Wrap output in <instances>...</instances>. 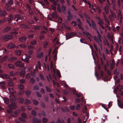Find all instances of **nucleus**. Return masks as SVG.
I'll use <instances>...</instances> for the list:
<instances>
[{"instance_id":"36","label":"nucleus","mask_w":123,"mask_h":123,"mask_svg":"<svg viewBox=\"0 0 123 123\" xmlns=\"http://www.w3.org/2000/svg\"><path fill=\"white\" fill-rule=\"evenodd\" d=\"M8 90L10 94H13L14 93V90L12 88H8Z\"/></svg>"},{"instance_id":"49","label":"nucleus","mask_w":123,"mask_h":123,"mask_svg":"<svg viewBox=\"0 0 123 123\" xmlns=\"http://www.w3.org/2000/svg\"><path fill=\"white\" fill-rule=\"evenodd\" d=\"M108 7L105 6L104 8L105 12L106 14H108L109 13L108 9Z\"/></svg>"},{"instance_id":"7","label":"nucleus","mask_w":123,"mask_h":123,"mask_svg":"<svg viewBox=\"0 0 123 123\" xmlns=\"http://www.w3.org/2000/svg\"><path fill=\"white\" fill-rule=\"evenodd\" d=\"M8 58V55L5 56L0 59V63H2L6 62Z\"/></svg>"},{"instance_id":"3","label":"nucleus","mask_w":123,"mask_h":123,"mask_svg":"<svg viewBox=\"0 0 123 123\" xmlns=\"http://www.w3.org/2000/svg\"><path fill=\"white\" fill-rule=\"evenodd\" d=\"M2 38L5 40L7 41L12 39L13 37L11 35H7L2 36Z\"/></svg>"},{"instance_id":"44","label":"nucleus","mask_w":123,"mask_h":123,"mask_svg":"<svg viewBox=\"0 0 123 123\" xmlns=\"http://www.w3.org/2000/svg\"><path fill=\"white\" fill-rule=\"evenodd\" d=\"M57 9L58 11L60 12H62V10H61V8L60 7V6L59 4H58L57 6Z\"/></svg>"},{"instance_id":"24","label":"nucleus","mask_w":123,"mask_h":123,"mask_svg":"<svg viewBox=\"0 0 123 123\" xmlns=\"http://www.w3.org/2000/svg\"><path fill=\"white\" fill-rule=\"evenodd\" d=\"M13 18V15L12 14H10L9 16V18L8 20V23H10Z\"/></svg>"},{"instance_id":"41","label":"nucleus","mask_w":123,"mask_h":123,"mask_svg":"<svg viewBox=\"0 0 123 123\" xmlns=\"http://www.w3.org/2000/svg\"><path fill=\"white\" fill-rule=\"evenodd\" d=\"M19 46H20L21 47L24 48H26L27 47V45L25 43L20 44Z\"/></svg>"},{"instance_id":"23","label":"nucleus","mask_w":123,"mask_h":123,"mask_svg":"<svg viewBox=\"0 0 123 123\" xmlns=\"http://www.w3.org/2000/svg\"><path fill=\"white\" fill-rule=\"evenodd\" d=\"M54 13L53 12L52 13V16H51L50 15H48L47 17L48 19L49 20H50L51 21H52V17L53 18H54Z\"/></svg>"},{"instance_id":"53","label":"nucleus","mask_w":123,"mask_h":123,"mask_svg":"<svg viewBox=\"0 0 123 123\" xmlns=\"http://www.w3.org/2000/svg\"><path fill=\"white\" fill-rule=\"evenodd\" d=\"M25 77L27 79H29L31 77L30 74H26Z\"/></svg>"},{"instance_id":"64","label":"nucleus","mask_w":123,"mask_h":123,"mask_svg":"<svg viewBox=\"0 0 123 123\" xmlns=\"http://www.w3.org/2000/svg\"><path fill=\"white\" fill-rule=\"evenodd\" d=\"M39 89V87L37 85L35 86L33 88V89L34 90H38Z\"/></svg>"},{"instance_id":"6","label":"nucleus","mask_w":123,"mask_h":123,"mask_svg":"<svg viewBox=\"0 0 123 123\" xmlns=\"http://www.w3.org/2000/svg\"><path fill=\"white\" fill-rule=\"evenodd\" d=\"M41 120L40 119H37L35 117L33 118L32 122L33 123H39L41 122Z\"/></svg>"},{"instance_id":"4","label":"nucleus","mask_w":123,"mask_h":123,"mask_svg":"<svg viewBox=\"0 0 123 123\" xmlns=\"http://www.w3.org/2000/svg\"><path fill=\"white\" fill-rule=\"evenodd\" d=\"M28 49L29 50L28 51V53L29 54L32 55L33 53V51L35 49L34 47L31 45H29L28 47Z\"/></svg>"},{"instance_id":"19","label":"nucleus","mask_w":123,"mask_h":123,"mask_svg":"<svg viewBox=\"0 0 123 123\" xmlns=\"http://www.w3.org/2000/svg\"><path fill=\"white\" fill-rule=\"evenodd\" d=\"M26 37L25 36H24L20 38L19 39V40L20 41L24 42L26 40Z\"/></svg>"},{"instance_id":"46","label":"nucleus","mask_w":123,"mask_h":123,"mask_svg":"<svg viewBox=\"0 0 123 123\" xmlns=\"http://www.w3.org/2000/svg\"><path fill=\"white\" fill-rule=\"evenodd\" d=\"M16 54L17 55H21V51L20 50H17L15 52Z\"/></svg>"},{"instance_id":"42","label":"nucleus","mask_w":123,"mask_h":123,"mask_svg":"<svg viewBox=\"0 0 123 123\" xmlns=\"http://www.w3.org/2000/svg\"><path fill=\"white\" fill-rule=\"evenodd\" d=\"M31 113L32 115L34 116H35L37 115L36 112L34 110L31 111Z\"/></svg>"},{"instance_id":"15","label":"nucleus","mask_w":123,"mask_h":123,"mask_svg":"<svg viewBox=\"0 0 123 123\" xmlns=\"http://www.w3.org/2000/svg\"><path fill=\"white\" fill-rule=\"evenodd\" d=\"M77 22L78 23V25L79 28L81 29L82 31H83L84 30L82 27L81 26V23L80 21V19H78L77 20Z\"/></svg>"},{"instance_id":"59","label":"nucleus","mask_w":123,"mask_h":123,"mask_svg":"<svg viewBox=\"0 0 123 123\" xmlns=\"http://www.w3.org/2000/svg\"><path fill=\"white\" fill-rule=\"evenodd\" d=\"M21 116L22 117H23L25 118H26L27 117L26 114L25 113H22L21 114Z\"/></svg>"},{"instance_id":"35","label":"nucleus","mask_w":123,"mask_h":123,"mask_svg":"<svg viewBox=\"0 0 123 123\" xmlns=\"http://www.w3.org/2000/svg\"><path fill=\"white\" fill-rule=\"evenodd\" d=\"M57 123H64V120H60L59 119H57L56 120Z\"/></svg>"},{"instance_id":"16","label":"nucleus","mask_w":123,"mask_h":123,"mask_svg":"<svg viewBox=\"0 0 123 123\" xmlns=\"http://www.w3.org/2000/svg\"><path fill=\"white\" fill-rule=\"evenodd\" d=\"M85 16L86 19V21L89 24L90 26L91 27V23L89 22L90 20L89 17L88 16L86 15H85Z\"/></svg>"},{"instance_id":"22","label":"nucleus","mask_w":123,"mask_h":123,"mask_svg":"<svg viewBox=\"0 0 123 123\" xmlns=\"http://www.w3.org/2000/svg\"><path fill=\"white\" fill-rule=\"evenodd\" d=\"M118 104L119 107L121 109L123 108V104L120 101L118 100Z\"/></svg>"},{"instance_id":"18","label":"nucleus","mask_w":123,"mask_h":123,"mask_svg":"<svg viewBox=\"0 0 123 123\" xmlns=\"http://www.w3.org/2000/svg\"><path fill=\"white\" fill-rule=\"evenodd\" d=\"M15 46L14 44L12 43L9 44L7 46V47L9 49H12Z\"/></svg>"},{"instance_id":"63","label":"nucleus","mask_w":123,"mask_h":123,"mask_svg":"<svg viewBox=\"0 0 123 123\" xmlns=\"http://www.w3.org/2000/svg\"><path fill=\"white\" fill-rule=\"evenodd\" d=\"M80 107V105L79 104H77L76 107V108L77 110H79Z\"/></svg>"},{"instance_id":"28","label":"nucleus","mask_w":123,"mask_h":123,"mask_svg":"<svg viewBox=\"0 0 123 123\" xmlns=\"http://www.w3.org/2000/svg\"><path fill=\"white\" fill-rule=\"evenodd\" d=\"M25 74V71H22L19 73V75L22 77H24Z\"/></svg>"},{"instance_id":"8","label":"nucleus","mask_w":123,"mask_h":123,"mask_svg":"<svg viewBox=\"0 0 123 123\" xmlns=\"http://www.w3.org/2000/svg\"><path fill=\"white\" fill-rule=\"evenodd\" d=\"M83 33H84L86 36H87L89 39L91 40L92 38L93 37L87 31H83Z\"/></svg>"},{"instance_id":"50","label":"nucleus","mask_w":123,"mask_h":123,"mask_svg":"<svg viewBox=\"0 0 123 123\" xmlns=\"http://www.w3.org/2000/svg\"><path fill=\"white\" fill-rule=\"evenodd\" d=\"M91 22L92 27L96 30L95 28L96 25L95 24V23L92 20L91 21Z\"/></svg>"},{"instance_id":"26","label":"nucleus","mask_w":123,"mask_h":123,"mask_svg":"<svg viewBox=\"0 0 123 123\" xmlns=\"http://www.w3.org/2000/svg\"><path fill=\"white\" fill-rule=\"evenodd\" d=\"M99 21L98 22V24L100 25H103L104 24V23L103 22V20L102 19H100L99 18L98 19Z\"/></svg>"},{"instance_id":"31","label":"nucleus","mask_w":123,"mask_h":123,"mask_svg":"<svg viewBox=\"0 0 123 123\" xmlns=\"http://www.w3.org/2000/svg\"><path fill=\"white\" fill-rule=\"evenodd\" d=\"M8 68L10 69H13L14 68V66L12 64H8Z\"/></svg>"},{"instance_id":"17","label":"nucleus","mask_w":123,"mask_h":123,"mask_svg":"<svg viewBox=\"0 0 123 123\" xmlns=\"http://www.w3.org/2000/svg\"><path fill=\"white\" fill-rule=\"evenodd\" d=\"M7 14V12L4 10L0 11V16H4L6 15Z\"/></svg>"},{"instance_id":"32","label":"nucleus","mask_w":123,"mask_h":123,"mask_svg":"<svg viewBox=\"0 0 123 123\" xmlns=\"http://www.w3.org/2000/svg\"><path fill=\"white\" fill-rule=\"evenodd\" d=\"M104 43L105 45L109 47H110L109 43L106 40H104Z\"/></svg>"},{"instance_id":"10","label":"nucleus","mask_w":123,"mask_h":123,"mask_svg":"<svg viewBox=\"0 0 123 123\" xmlns=\"http://www.w3.org/2000/svg\"><path fill=\"white\" fill-rule=\"evenodd\" d=\"M17 59V58L16 57L12 56L9 58L8 60L10 62H14L16 61Z\"/></svg>"},{"instance_id":"11","label":"nucleus","mask_w":123,"mask_h":123,"mask_svg":"<svg viewBox=\"0 0 123 123\" xmlns=\"http://www.w3.org/2000/svg\"><path fill=\"white\" fill-rule=\"evenodd\" d=\"M19 26L21 28L27 29H28L30 27L27 25L24 24H22L20 25Z\"/></svg>"},{"instance_id":"55","label":"nucleus","mask_w":123,"mask_h":123,"mask_svg":"<svg viewBox=\"0 0 123 123\" xmlns=\"http://www.w3.org/2000/svg\"><path fill=\"white\" fill-rule=\"evenodd\" d=\"M33 104L35 105H37L38 104V102L37 101L33 99Z\"/></svg>"},{"instance_id":"39","label":"nucleus","mask_w":123,"mask_h":123,"mask_svg":"<svg viewBox=\"0 0 123 123\" xmlns=\"http://www.w3.org/2000/svg\"><path fill=\"white\" fill-rule=\"evenodd\" d=\"M9 77V76L6 74H2L1 76V78L3 79H5L8 78Z\"/></svg>"},{"instance_id":"29","label":"nucleus","mask_w":123,"mask_h":123,"mask_svg":"<svg viewBox=\"0 0 123 123\" xmlns=\"http://www.w3.org/2000/svg\"><path fill=\"white\" fill-rule=\"evenodd\" d=\"M32 28L36 30H40L42 29V27L40 26H33L32 27Z\"/></svg>"},{"instance_id":"62","label":"nucleus","mask_w":123,"mask_h":123,"mask_svg":"<svg viewBox=\"0 0 123 123\" xmlns=\"http://www.w3.org/2000/svg\"><path fill=\"white\" fill-rule=\"evenodd\" d=\"M31 91L28 90L27 91L25 92V93L27 95H29L31 94Z\"/></svg>"},{"instance_id":"1","label":"nucleus","mask_w":123,"mask_h":123,"mask_svg":"<svg viewBox=\"0 0 123 123\" xmlns=\"http://www.w3.org/2000/svg\"><path fill=\"white\" fill-rule=\"evenodd\" d=\"M9 98L10 101L12 103L11 105H10V108L11 109L16 108L17 107L16 104L17 103L15 102V100H16L15 96L13 95H10L9 96Z\"/></svg>"},{"instance_id":"30","label":"nucleus","mask_w":123,"mask_h":123,"mask_svg":"<svg viewBox=\"0 0 123 123\" xmlns=\"http://www.w3.org/2000/svg\"><path fill=\"white\" fill-rule=\"evenodd\" d=\"M55 49V51H54V53H55V54L54 55V61L57 59V54L58 52L57 50V49Z\"/></svg>"},{"instance_id":"12","label":"nucleus","mask_w":123,"mask_h":123,"mask_svg":"<svg viewBox=\"0 0 123 123\" xmlns=\"http://www.w3.org/2000/svg\"><path fill=\"white\" fill-rule=\"evenodd\" d=\"M115 17V13L114 12H111V14L109 15V18L111 20H112Z\"/></svg>"},{"instance_id":"2","label":"nucleus","mask_w":123,"mask_h":123,"mask_svg":"<svg viewBox=\"0 0 123 123\" xmlns=\"http://www.w3.org/2000/svg\"><path fill=\"white\" fill-rule=\"evenodd\" d=\"M14 64L17 67H18L20 68H23L24 66V64L22 63L19 61H17Z\"/></svg>"},{"instance_id":"34","label":"nucleus","mask_w":123,"mask_h":123,"mask_svg":"<svg viewBox=\"0 0 123 123\" xmlns=\"http://www.w3.org/2000/svg\"><path fill=\"white\" fill-rule=\"evenodd\" d=\"M20 111L19 110L17 111L14 112L13 115V116L14 117H16L18 115V113H19Z\"/></svg>"},{"instance_id":"33","label":"nucleus","mask_w":123,"mask_h":123,"mask_svg":"<svg viewBox=\"0 0 123 123\" xmlns=\"http://www.w3.org/2000/svg\"><path fill=\"white\" fill-rule=\"evenodd\" d=\"M56 74L57 76L59 78H61V76L60 71L57 69H56Z\"/></svg>"},{"instance_id":"47","label":"nucleus","mask_w":123,"mask_h":123,"mask_svg":"<svg viewBox=\"0 0 123 123\" xmlns=\"http://www.w3.org/2000/svg\"><path fill=\"white\" fill-rule=\"evenodd\" d=\"M44 67L46 69H47V70L48 71H49V67L48 64L46 65L45 63H44Z\"/></svg>"},{"instance_id":"5","label":"nucleus","mask_w":123,"mask_h":123,"mask_svg":"<svg viewBox=\"0 0 123 123\" xmlns=\"http://www.w3.org/2000/svg\"><path fill=\"white\" fill-rule=\"evenodd\" d=\"M16 21H18L19 20H22L24 18L23 16H21L19 14H17L15 15L14 19H16Z\"/></svg>"},{"instance_id":"9","label":"nucleus","mask_w":123,"mask_h":123,"mask_svg":"<svg viewBox=\"0 0 123 123\" xmlns=\"http://www.w3.org/2000/svg\"><path fill=\"white\" fill-rule=\"evenodd\" d=\"M13 0H10L6 3V6L8 7H10L13 4Z\"/></svg>"},{"instance_id":"25","label":"nucleus","mask_w":123,"mask_h":123,"mask_svg":"<svg viewBox=\"0 0 123 123\" xmlns=\"http://www.w3.org/2000/svg\"><path fill=\"white\" fill-rule=\"evenodd\" d=\"M43 57V53L42 52L37 54V57L39 58H40Z\"/></svg>"},{"instance_id":"54","label":"nucleus","mask_w":123,"mask_h":123,"mask_svg":"<svg viewBox=\"0 0 123 123\" xmlns=\"http://www.w3.org/2000/svg\"><path fill=\"white\" fill-rule=\"evenodd\" d=\"M109 65V62L108 61L106 62V65L105 64L104 65V67H105V71H106L107 69V66H108Z\"/></svg>"},{"instance_id":"20","label":"nucleus","mask_w":123,"mask_h":123,"mask_svg":"<svg viewBox=\"0 0 123 123\" xmlns=\"http://www.w3.org/2000/svg\"><path fill=\"white\" fill-rule=\"evenodd\" d=\"M107 117L105 115H103L102 117V122L103 123L107 120Z\"/></svg>"},{"instance_id":"58","label":"nucleus","mask_w":123,"mask_h":123,"mask_svg":"<svg viewBox=\"0 0 123 123\" xmlns=\"http://www.w3.org/2000/svg\"><path fill=\"white\" fill-rule=\"evenodd\" d=\"M36 40H33L32 41L31 43V44L32 45H36Z\"/></svg>"},{"instance_id":"13","label":"nucleus","mask_w":123,"mask_h":123,"mask_svg":"<svg viewBox=\"0 0 123 123\" xmlns=\"http://www.w3.org/2000/svg\"><path fill=\"white\" fill-rule=\"evenodd\" d=\"M11 29L10 27H7L3 30L2 31L4 33H6L8 32L9 31L11 30Z\"/></svg>"},{"instance_id":"57","label":"nucleus","mask_w":123,"mask_h":123,"mask_svg":"<svg viewBox=\"0 0 123 123\" xmlns=\"http://www.w3.org/2000/svg\"><path fill=\"white\" fill-rule=\"evenodd\" d=\"M62 10L63 12L64 13L66 11V7L65 6L62 5Z\"/></svg>"},{"instance_id":"48","label":"nucleus","mask_w":123,"mask_h":123,"mask_svg":"<svg viewBox=\"0 0 123 123\" xmlns=\"http://www.w3.org/2000/svg\"><path fill=\"white\" fill-rule=\"evenodd\" d=\"M110 41H111V42L112 43H114L112 33H111V37L109 39Z\"/></svg>"},{"instance_id":"56","label":"nucleus","mask_w":123,"mask_h":123,"mask_svg":"<svg viewBox=\"0 0 123 123\" xmlns=\"http://www.w3.org/2000/svg\"><path fill=\"white\" fill-rule=\"evenodd\" d=\"M18 87L20 89H23L24 88V87L23 85L20 84L18 86Z\"/></svg>"},{"instance_id":"45","label":"nucleus","mask_w":123,"mask_h":123,"mask_svg":"<svg viewBox=\"0 0 123 123\" xmlns=\"http://www.w3.org/2000/svg\"><path fill=\"white\" fill-rule=\"evenodd\" d=\"M94 38L95 40L96 41V42L97 43H98V44L99 45H100V41L98 40V39L97 37H96L94 36Z\"/></svg>"},{"instance_id":"40","label":"nucleus","mask_w":123,"mask_h":123,"mask_svg":"<svg viewBox=\"0 0 123 123\" xmlns=\"http://www.w3.org/2000/svg\"><path fill=\"white\" fill-rule=\"evenodd\" d=\"M43 122V123H47L48 121V120L47 118L44 117L42 119Z\"/></svg>"},{"instance_id":"51","label":"nucleus","mask_w":123,"mask_h":123,"mask_svg":"<svg viewBox=\"0 0 123 123\" xmlns=\"http://www.w3.org/2000/svg\"><path fill=\"white\" fill-rule=\"evenodd\" d=\"M31 103V102L29 100L26 99L25 102V104L26 105L29 104H30Z\"/></svg>"},{"instance_id":"38","label":"nucleus","mask_w":123,"mask_h":123,"mask_svg":"<svg viewBox=\"0 0 123 123\" xmlns=\"http://www.w3.org/2000/svg\"><path fill=\"white\" fill-rule=\"evenodd\" d=\"M72 37L70 33H68L66 34V39L67 40Z\"/></svg>"},{"instance_id":"52","label":"nucleus","mask_w":123,"mask_h":123,"mask_svg":"<svg viewBox=\"0 0 123 123\" xmlns=\"http://www.w3.org/2000/svg\"><path fill=\"white\" fill-rule=\"evenodd\" d=\"M18 100L20 103H22L24 101V99L22 98H19L18 99Z\"/></svg>"},{"instance_id":"60","label":"nucleus","mask_w":123,"mask_h":123,"mask_svg":"<svg viewBox=\"0 0 123 123\" xmlns=\"http://www.w3.org/2000/svg\"><path fill=\"white\" fill-rule=\"evenodd\" d=\"M15 74L13 72H11L10 73V76L12 77H13L15 75Z\"/></svg>"},{"instance_id":"27","label":"nucleus","mask_w":123,"mask_h":123,"mask_svg":"<svg viewBox=\"0 0 123 123\" xmlns=\"http://www.w3.org/2000/svg\"><path fill=\"white\" fill-rule=\"evenodd\" d=\"M92 10L94 11V12H96V10L97 9V6L96 5L94 4L92 6Z\"/></svg>"},{"instance_id":"14","label":"nucleus","mask_w":123,"mask_h":123,"mask_svg":"<svg viewBox=\"0 0 123 123\" xmlns=\"http://www.w3.org/2000/svg\"><path fill=\"white\" fill-rule=\"evenodd\" d=\"M38 69L37 68V65L36 66V68L34 70L33 72L31 71V74L32 76L33 77H35V74L36 73V72H38Z\"/></svg>"},{"instance_id":"61","label":"nucleus","mask_w":123,"mask_h":123,"mask_svg":"<svg viewBox=\"0 0 123 123\" xmlns=\"http://www.w3.org/2000/svg\"><path fill=\"white\" fill-rule=\"evenodd\" d=\"M19 119V120L20 121L24 123L25 122V120L24 118L20 117Z\"/></svg>"},{"instance_id":"37","label":"nucleus","mask_w":123,"mask_h":123,"mask_svg":"<svg viewBox=\"0 0 123 123\" xmlns=\"http://www.w3.org/2000/svg\"><path fill=\"white\" fill-rule=\"evenodd\" d=\"M6 105L8 104L9 103V100L8 98H5L4 99Z\"/></svg>"},{"instance_id":"43","label":"nucleus","mask_w":123,"mask_h":123,"mask_svg":"<svg viewBox=\"0 0 123 123\" xmlns=\"http://www.w3.org/2000/svg\"><path fill=\"white\" fill-rule=\"evenodd\" d=\"M8 84L10 87H12L14 86V83L10 82H8Z\"/></svg>"},{"instance_id":"21","label":"nucleus","mask_w":123,"mask_h":123,"mask_svg":"<svg viewBox=\"0 0 123 123\" xmlns=\"http://www.w3.org/2000/svg\"><path fill=\"white\" fill-rule=\"evenodd\" d=\"M6 85V83L4 81L0 82V85L2 88L5 89V87L4 86Z\"/></svg>"}]
</instances>
